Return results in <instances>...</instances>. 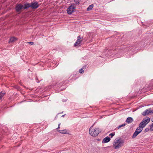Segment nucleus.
<instances>
[{
    "label": "nucleus",
    "instance_id": "obj_26",
    "mask_svg": "<svg viewBox=\"0 0 153 153\" xmlns=\"http://www.w3.org/2000/svg\"><path fill=\"white\" fill-rule=\"evenodd\" d=\"M28 43H29V44H30V45H32L33 44V42H27Z\"/></svg>",
    "mask_w": 153,
    "mask_h": 153
},
{
    "label": "nucleus",
    "instance_id": "obj_20",
    "mask_svg": "<svg viewBox=\"0 0 153 153\" xmlns=\"http://www.w3.org/2000/svg\"><path fill=\"white\" fill-rule=\"evenodd\" d=\"M126 125V124H123L121 125H120L119 126L117 127V128L119 129L120 128L122 127H123V126H124Z\"/></svg>",
    "mask_w": 153,
    "mask_h": 153
},
{
    "label": "nucleus",
    "instance_id": "obj_27",
    "mask_svg": "<svg viewBox=\"0 0 153 153\" xmlns=\"http://www.w3.org/2000/svg\"><path fill=\"white\" fill-rule=\"evenodd\" d=\"M150 126V130L151 131H153V128L152 126Z\"/></svg>",
    "mask_w": 153,
    "mask_h": 153
},
{
    "label": "nucleus",
    "instance_id": "obj_14",
    "mask_svg": "<svg viewBox=\"0 0 153 153\" xmlns=\"http://www.w3.org/2000/svg\"><path fill=\"white\" fill-rule=\"evenodd\" d=\"M67 130L66 129L59 130L58 131L60 133L62 134H66L68 133L67 132Z\"/></svg>",
    "mask_w": 153,
    "mask_h": 153
},
{
    "label": "nucleus",
    "instance_id": "obj_30",
    "mask_svg": "<svg viewBox=\"0 0 153 153\" xmlns=\"http://www.w3.org/2000/svg\"><path fill=\"white\" fill-rule=\"evenodd\" d=\"M59 125H60V124H59V126H58V128H57V129L59 128H60V127H59Z\"/></svg>",
    "mask_w": 153,
    "mask_h": 153
},
{
    "label": "nucleus",
    "instance_id": "obj_7",
    "mask_svg": "<svg viewBox=\"0 0 153 153\" xmlns=\"http://www.w3.org/2000/svg\"><path fill=\"white\" fill-rule=\"evenodd\" d=\"M111 140L110 138L108 137H106L104 138L102 141L103 143H105L108 142Z\"/></svg>",
    "mask_w": 153,
    "mask_h": 153
},
{
    "label": "nucleus",
    "instance_id": "obj_12",
    "mask_svg": "<svg viewBox=\"0 0 153 153\" xmlns=\"http://www.w3.org/2000/svg\"><path fill=\"white\" fill-rule=\"evenodd\" d=\"M133 121V118L131 117H128L126 120V122L128 123H132Z\"/></svg>",
    "mask_w": 153,
    "mask_h": 153
},
{
    "label": "nucleus",
    "instance_id": "obj_11",
    "mask_svg": "<svg viewBox=\"0 0 153 153\" xmlns=\"http://www.w3.org/2000/svg\"><path fill=\"white\" fill-rule=\"evenodd\" d=\"M149 110L146 109L142 113V114L144 116H146V115H147L149 114Z\"/></svg>",
    "mask_w": 153,
    "mask_h": 153
},
{
    "label": "nucleus",
    "instance_id": "obj_15",
    "mask_svg": "<svg viewBox=\"0 0 153 153\" xmlns=\"http://www.w3.org/2000/svg\"><path fill=\"white\" fill-rule=\"evenodd\" d=\"M139 133L137 131H135L134 132L133 134V135L132 136V138H135L139 134Z\"/></svg>",
    "mask_w": 153,
    "mask_h": 153
},
{
    "label": "nucleus",
    "instance_id": "obj_31",
    "mask_svg": "<svg viewBox=\"0 0 153 153\" xmlns=\"http://www.w3.org/2000/svg\"><path fill=\"white\" fill-rule=\"evenodd\" d=\"M65 115V114L63 115L62 116V117H64Z\"/></svg>",
    "mask_w": 153,
    "mask_h": 153
},
{
    "label": "nucleus",
    "instance_id": "obj_16",
    "mask_svg": "<svg viewBox=\"0 0 153 153\" xmlns=\"http://www.w3.org/2000/svg\"><path fill=\"white\" fill-rule=\"evenodd\" d=\"M17 40V38L15 37H11L10 39L9 42L10 43L13 42H15V41L16 40Z\"/></svg>",
    "mask_w": 153,
    "mask_h": 153
},
{
    "label": "nucleus",
    "instance_id": "obj_8",
    "mask_svg": "<svg viewBox=\"0 0 153 153\" xmlns=\"http://www.w3.org/2000/svg\"><path fill=\"white\" fill-rule=\"evenodd\" d=\"M150 119L149 117H147L143 119L142 122L144 123H146L147 124L150 121Z\"/></svg>",
    "mask_w": 153,
    "mask_h": 153
},
{
    "label": "nucleus",
    "instance_id": "obj_32",
    "mask_svg": "<svg viewBox=\"0 0 153 153\" xmlns=\"http://www.w3.org/2000/svg\"><path fill=\"white\" fill-rule=\"evenodd\" d=\"M57 115H56V117H55V118H56H56H57Z\"/></svg>",
    "mask_w": 153,
    "mask_h": 153
},
{
    "label": "nucleus",
    "instance_id": "obj_24",
    "mask_svg": "<svg viewBox=\"0 0 153 153\" xmlns=\"http://www.w3.org/2000/svg\"><path fill=\"white\" fill-rule=\"evenodd\" d=\"M149 130V129L148 128H146L145 130V132H146L148 131Z\"/></svg>",
    "mask_w": 153,
    "mask_h": 153
},
{
    "label": "nucleus",
    "instance_id": "obj_29",
    "mask_svg": "<svg viewBox=\"0 0 153 153\" xmlns=\"http://www.w3.org/2000/svg\"><path fill=\"white\" fill-rule=\"evenodd\" d=\"M152 121L153 122V121ZM151 126H152L153 128V123L152 124V125Z\"/></svg>",
    "mask_w": 153,
    "mask_h": 153
},
{
    "label": "nucleus",
    "instance_id": "obj_4",
    "mask_svg": "<svg viewBox=\"0 0 153 153\" xmlns=\"http://www.w3.org/2000/svg\"><path fill=\"white\" fill-rule=\"evenodd\" d=\"M76 8L75 4H72L67 9V13L69 14H71L74 12L75 9Z\"/></svg>",
    "mask_w": 153,
    "mask_h": 153
},
{
    "label": "nucleus",
    "instance_id": "obj_6",
    "mask_svg": "<svg viewBox=\"0 0 153 153\" xmlns=\"http://www.w3.org/2000/svg\"><path fill=\"white\" fill-rule=\"evenodd\" d=\"M30 6L33 9H36L39 6L38 2H32L30 3Z\"/></svg>",
    "mask_w": 153,
    "mask_h": 153
},
{
    "label": "nucleus",
    "instance_id": "obj_19",
    "mask_svg": "<svg viewBox=\"0 0 153 153\" xmlns=\"http://www.w3.org/2000/svg\"><path fill=\"white\" fill-rule=\"evenodd\" d=\"M4 94V93H2L1 92L0 93V100L2 98Z\"/></svg>",
    "mask_w": 153,
    "mask_h": 153
},
{
    "label": "nucleus",
    "instance_id": "obj_1",
    "mask_svg": "<svg viewBox=\"0 0 153 153\" xmlns=\"http://www.w3.org/2000/svg\"><path fill=\"white\" fill-rule=\"evenodd\" d=\"M93 126H92L89 129V133L90 135L93 137H96L101 132V130L99 128H94Z\"/></svg>",
    "mask_w": 153,
    "mask_h": 153
},
{
    "label": "nucleus",
    "instance_id": "obj_21",
    "mask_svg": "<svg viewBox=\"0 0 153 153\" xmlns=\"http://www.w3.org/2000/svg\"><path fill=\"white\" fill-rule=\"evenodd\" d=\"M84 72V70L82 68L79 69V72L81 74L83 73Z\"/></svg>",
    "mask_w": 153,
    "mask_h": 153
},
{
    "label": "nucleus",
    "instance_id": "obj_9",
    "mask_svg": "<svg viewBox=\"0 0 153 153\" xmlns=\"http://www.w3.org/2000/svg\"><path fill=\"white\" fill-rule=\"evenodd\" d=\"M24 10L27 9L31 7L30 3H28L25 4L23 5Z\"/></svg>",
    "mask_w": 153,
    "mask_h": 153
},
{
    "label": "nucleus",
    "instance_id": "obj_28",
    "mask_svg": "<svg viewBox=\"0 0 153 153\" xmlns=\"http://www.w3.org/2000/svg\"><path fill=\"white\" fill-rule=\"evenodd\" d=\"M149 113H153V110H149Z\"/></svg>",
    "mask_w": 153,
    "mask_h": 153
},
{
    "label": "nucleus",
    "instance_id": "obj_3",
    "mask_svg": "<svg viewBox=\"0 0 153 153\" xmlns=\"http://www.w3.org/2000/svg\"><path fill=\"white\" fill-rule=\"evenodd\" d=\"M23 7V5L20 3L16 4L15 8L16 12L18 14H20L22 10H24Z\"/></svg>",
    "mask_w": 153,
    "mask_h": 153
},
{
    "label": "nucleus",
    "instance_id": "obj_5",
    "mask_svg": "<svg viewBox=\"0 0 153 153\" xmlns=\"http://www.w3.org/2000/svg\"><path fill=\"white\" fill-rule=\"evenodd\" d=\"M82 37H81L80 36H78L77 37V40L76 42L74 44V46H80L82 45Z\"/></svg>",
    "mask_w": 153,
    "mask_h": 153
},
{
    "label": "nucleus",
    "instance_id": "obj_23",
    "mask_svg": "<svg viewBox=\"0 0 153 153\" xmlns=\"http://www.w3.org/2000/svg\"><path fill=\"white\" fill-rule=\"evenodd\" d=\"M15 88L18 90H19L20 89V87L18 85L15 86Z\"/></svg>",
    "mask_w": 153,
    "mask_h": 153
},
{
    "label": "nucleus",
    "instance_id": "obj_18",
    "mask_svg": "<svg viewBox=\"0 0 153 153\" xmlns=\"http://www.w3.org/2000/svg\"><path fill=\"white\" fill-rule=\"evenodd\" d=\"M94 7L93 4H92L89 5L87 9V11L90 10H91Z\"/></svg>",
    "mask_w": 153,
    "mask_h": 153
},
{
    "label": "nucleus",
    "instance_id": "obj_17",
    "mask_svg": "<svg viewBox=\"0 0 153 153\" xmlns=\"http://www.w3.org/2000/svg\"><path fill=\"white\" fill-rule=\"evenodd\" d=\"M143 129L139 126L137 128L135 131H137L139 133H140L142 131Z\"/></svg>",
    "mask_w": 153,
    "mask_h": 153
},
{
    "label": "nucleus",
    "instance_id": "obj_2",
    "mask_svg": "<svg viewBox=\"0 0 153 153\" xmlns=\"http://www.w3.org/2000/svg\"><path fill=\"white\" fill-rule=\"evenodd\" d=\"M123 143V142L118 140L116 141L115 140L114 141V143L113 144V147L115 149H119L122 146V144Z\"/></svg>",
    "mask_w": 153,
    "mask_h": 153
},
{
    "label": "nucleus",
    "instance_id": "obj_10",
    "mask_svg": "<svg viewBox=\"0 0 153 153\" xmlns=\"http://www.w3.org/2000/svg\"><path fill=\"white\" fill-rule=\"evenodd\" d=\"M64 151L65 153H72V152H75V151L72 149H67L66 150H64Z\"/></svg>",
    "mask_w": 153,
    "mask_h": 153
},
{
    "label": "nucleus",
    "instance_id": "obj_13",
    "mask_svg": "<svg viewBox=\"0 0 153 153\" xmlns=\"http://www.w3.org/2000/svg\"><path fill=\"white\" fill-rule=\"evenodd\" d=\"M146 125V123H144L142 121L139 124V127L143 129Z\"/></svg>",
    "mask_w": 153,
    "mask_h": 153
},
{
    "label": "nucleus",
    "instance_id": "obj_22",
    "mask_svg": "<svg viewBox=\"0 0 153 153\" xmlns=\"http://www.w3.org/2000/svg\"><path fill=\"white\" fill-rule=\"evenodd\" d=\"M115 134V133L114 132V133H111L109 135V136H111V137L112 138L113 136H114Z\"/></svg>",
    "mask_w": 153,
    "mask_h": 153
},
{
    "label": "nucleus",
    "instance_id": "obj_25",
    "mask_svg": "<svg viewBox=\"0 0 153 153\" xmlns=\"http://www.w3.org/2000/svg\"><path fill=\"white\" fill-rule=\"evenodd\" d=\"M36 82L37 83H39V80L37 76H36Z\"/></svg>",
    "mask_w": 153,
    "mask_h": 153
}]
</instances>
